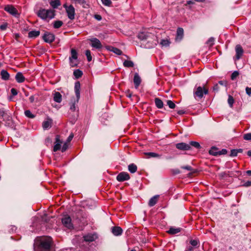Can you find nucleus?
I'll return each mask as SVG.
<instances>
[{"label":"nucleus","instance_id":"obj_39","mask_svg":"<svg viewBox=\"0 0 251 251\" xmlns=\"http://www.w3.org/2000/svg\"><path fill=\"white\" fill-rule=\"evenodd\" d=\"M25 114L27 117L29 118H33L34 117V115L32 114L31 111L29 110H25Z\"/></svg>","mask_w":251,"mask_h":251},{"label":"nucleus","instance_id":"obj_11","mask_svg":"<svg viewBox=\"0 0 251 251\" xmlns=\"http://www.w3.org/2000/svg\"><path fill=\"white\" fill-rule=\"evenodd\" d=\"M91 42V46L95 49H100L102 48V46L100 41L96 38H92L89 39Z\"/></svg>","mask_w":251,"mask_h":251},{"label":"nucleus","instance_id":"obj_38","mask_svg":"<svg viewBox=\"0 0 251 251\" xmlns=\"http://www.w3.org/2000/svg\"><path fill=\"white\" fill-rule=\"evenodd\" d=\"M102 3L106 6H111L112 1L110 0H101Z\"/></svg>","mask_w":251,"mask_h":251},{"label":"nucleus","instance_id":"obj_31","mask_svg":"<svg viewBox=\"0 0 251 251\" xmlns=\"http://www.w3.org/2000/svg\"><path fill=\"white\" fill-rule=\"evenodd\" d=\"M209 153L210 154L216 156L219 154V151H218V149L215 147H213L209 150Z\"/></svg>","mask_w":251,"mask_h":251},{"label":"nucleus","instance_id":"obj_50","mask_svg":"<svg viewBox=\"0 0 251 251\" xmlns=\"http://www.w3.org/2000/svg\"><path fill=\"white\" fill-rule=\"evenodd\" d=\"M11 93L13 96H15L18 94L17 90L15 88H12L11 89Z\"/></svg>","mask_w":251,"mask_h":251},{"label":"nucleus","instance_id":"obj_26","mask_svg":"<svg viewBox=\"0 0 251 251\" xmlns=\"http://www.w3.org/2000/svg\"><path fill=\"white\" fill-rule=\"evenodd\" d=\"M0 75L1 76V78L3 80H7L9 78V73L5 70H2L0 72Z\"/></svg>","mask_w":251,"mask_h":251},{"label":"nucleus","instance_id":"obj_49","mask_svg":"<svg viewBox=\"0 0 251 251\" xmlns=\"http://www.w3.org/2000/svg\"><path fill=\"white\" fill-rule=\"evenodd\" d=\"M246 93L249 96H251V87H247L246 88Z\"/></svg>","mask_w":251,"mask_h":251},{"label":"nucleus","instance_id":"obj_29","mask_svg":"<svg viewBox=\"0 0 251 251\" xmlns=\"http://www.w3.org/2000/svg\"><path fill=\"white\" fill-rule=\"evenodd\" d=\"M154 101L155 105L158 108H162L163 107V102L160 99L155 98Z\"/></svg>","mask_w":251,"mask_h":251},{"label":"nucleus","instance_id":"obj_36","mask_svg":"<svg viewBox=\"0 0 251 251\" xmlns=\"http://www.w3.org/2000/svg\"><path fill=\"white\" fill-rule=\"evenodd\" d=\"M199 243L198 239H191L190 241V244L193 247H196Z\"/></svg>","mask_w":251,"mask_h":251},{"label":"nucleus","instance_id":"obj_24","mask_svg":"<svg viewBox=\"0 0 251 251\" xmlns=\"http://www.w3.org/2000/svg\"><path fill=\"white\" fill-rule=\"evenodd\" d=\"M54 100L58 103H60L62 101V96L60 93L56 92L54 94L53 96Z\"/></svg>","mask_w":251,"mask_h":251},{"label":"nucleus","instance_id":"obj_37","mask_svg":"<svg viewBox=\"0 0 251 251\" xmlns=\"http://www.w3.org/2000/svg\"><path fill=\"white\" fill-rule=\"evenodd\" d=\"M170 41L168 39H162L161 40L160 44L162 46L167 47L170 45Z\"/></svg>","mask_w":251,"mask_h":251},{"label":"nucleus","instance_id":"obj_27","mask_svg":"<svg viewBox=\"0 0 251 251\" xmlns=\"http://www.w3.org/2000/svg\"><path fill=\"white\" fill-rule=\"evenodd\" d=\"M108 49L117 55H121L122 53V51L120 49L115 47L110 46L108 48Z\"/></svg>","mask_w":251,"mask_h":251},{"label":"nucleus","instance_id":"obj_19","mask_svg":"<svg viewBox=\"0 0 251 251\" xmlns=\"http://www.w3.org/2000/svg\"><path fill=\"white\" fill-rule=\"evenodd\" d=\"M112 232L115 236H119L122 234L123 229L119 226H114L112 228Z\"/></svg>","mask_w":251,"mask_h":251},{"label":"nucleus","instance_id":"obj_23","mask_svg":"<svg viewBox=\"0 0 251 251\" xmlns=\"http://www.w3.org/2000/svg\"><path fill=\"white\" fill-rule=\"evenodd\" d=\"M50 4L51 6L54 9L57 8L61 5L59 0H51L50 2Z\"/></svg>","mask_w":251,"mask_h":251},{"label":"nucleus","instance_id":"obj_13","mask_svg":"<svg viewBox=\"0 0 251 251\" xmlns=\"http://www.w3.org/2000/svg\"><path fill=\"white\" fill-rule=\"evenodd\" d=\"M176 147L177 149L182 151H188L191 149L190 145L183 142L176 144Z\"/></svg>","mask_w":251,"mask_h":251},{"label":"nucleus","instance_id":"obj_43","mask_svg":"<svg viewBox=\"0 0 251 251\" xmlns=\"http://www.w3.org/2000/svg\"><path fill=\"white\" fill-rule=\"evenodd\" d=\"M214 38L213 37L210 38L206 42V44L210 47L213 45L214 43Z\"/></svg>","mask_w":251,"mask_h":251},{"label":"nucleus","instance_id":"obj_60","mask_svg":"<svg viewBox=\"0 0 251 251\" xmlns=\"http://www.w3.org/2000/svg\"><path fill=\"white\" fill-rule=\"evenodd\" d=\"M177 113L179 115H181L184 113V111L183 110H180L177 112Z\"/></svg>","mask_w":251,"mask_h":251},{"label":"nucleus","instance_id":"obj_61","mask_svg":"<svg viewBox=\"0 0 251 251\" xmlns=\"http://www.w3.org/2000/svg\"><path fill=\"white\" fill-rule=\"evenodd\" d=\"M236 150L237 151V153H241L243 152V150L241 149H236Z\"/></svg>","mask_w":251,"mask_h":251},{"label":"nucleus","instance_id":"obj_12","mask_svg":"<svg viewBox=\"0 0 251 251\" xmlns=\"http://www.w3.org/2000/svg\"><path fill=\"white\" fill-rule=\"evenodd\" d=\"M130 176L127 173L121 172L117 176V180L119 182H122L129 179Z\"/></svg>","mask_w":251,"mask_h":251},{"label":"nucleus","instance_id":"obj_56","mask_svg":"<svg viewBox=\"0 0 251 251\" xmlns=\"http://www.w3.org/2000/svg\"><path fill=\"white\" fill-rule=\"evenodd\" d=\"M30 102L32 103L35 100V97L34 96H31L29 98Z\"/></svg>","mask_w":251,"mask_h":251},{"label":"nucleus","instance_id":"obj_17","mask_svg":"<svg viewBox=\"0 0 251 251\" xmlns=\"http://www.w3.org/2000/svg\"><path fill=\"white\" fill-rule=\"evenodd\" d=\"M97 235L96 234H88L84 236V240L86 242H92L97 238Z\"/></svg>","mask_w":251,"mask_h":251},{"label":"nucleus","instance_id":"obj_59","mask_svg":"<svg viewBox=\"0 0 251 251\" xmlns=\"http://www.w3.org/2000/svg\"><path fill=\"white\" fill-rule=\"evenodd\" d=\"M95 18L98 20V21H100L101 20V16L99 15H96L95 16Z\"/></svg>","mask_w":251,"mask_h":251},{"label":"nucleus","instance_id":"obj_15","mask_svg":"<svg viewBox=\"0 0 251 251\" xmlns=\"http://www.w3.org/2000/svg\"><path fill=\"white\" fill-rule=\"evenodd\" d=\"M52 120L48 117L45 121L43 122L42 126L44 130H46L50 128L51 126Z\"/></svg>","mask_w":251,"mask_h":251},{"label":"nucleus","instance_id":"obj_16","mask_svg":"<svg viewBox=\"0 0 251 251\" xmlns=\"http://www.w3.org/2000/svg\"><path fill=\"white\" fill-rule=\"evenodd\" d=\"M55 144L53 147V151L55 152L61 149V144L62 142L60 140V137L59 135H56L55 137Z\"/></svg>","mask_w":251,"mask_h":251},{"label":"nucleus","instance_id":"obj_8","mask_svg":"<svg viewBox=\"0 0 251 251\" xmlns=\"http://www.w3.org/2000/svg\"><path fill=\"white\" fill-rule=\"evenodd\" d=\"M64 7L66 8V11L67 13L68 18L70 20H74L75 19V10L74 6L72 5L67 6L64 5Z\"/></svg>","mask_w":251,"mask_h":251},{"label":"nucleus","instance_id":"obj_5","mask_svg":"<svg viewBox=\"0 0 251 251\" xmlns=\"http://www.w3.org/2000/svg\"><path fill=\"white\" fill-rule=\"evenodd\" d=\"M208 93V90L202 88L201 86L197 87L194 91V96L195 99L197 97L201 99L203 97V94H207Z\"/></svg>","mask_w":251,"mask_h":251},{"label":"nucleus","instance_id":"obj_54","mask_svg":"<svg viewBox=\"0 0 251 251\" xmlns=\"http://www.w3.org/2000/svg\"><path fill=\"white\" fill-rule=\"evenodd\" d=\"M181 168L188 171H191L192 170V167L190 166H182Z\"/></svg>","mask_w":251,"mask_h":251},{"label":"nucleus","instance_id":"obj_32","mask_svg":"<svg viewBox=\"0 0 251 251\" xmlns=\"http://www.w3.org/2000/svg\"><path fill=\"white\" fill-rule=\"evenodd\" d=\"M63 22L61 21H56L53 23V27L54 28H59L63 25Z\"/></svg>","mask_w":251,"mask_h":251},{"label":"nucleus","instance_id":"obj_40","mask_svg":"<svg viewBox=\"0 0 251 251\" xmlns=\"http://www.w3.org/2000/svg\"><path fill=\"white\" fill-rule=\"evenodd\" d=\"M85 55L87 56V60L89 62L91 61L92 59V57L91 55V51L90 50H86L85 51Z\"/></svg>","mask_w":251,"mask_h":251},{"label":"nucleus","instance_id":"obj_64","mask_svg":"<svg viewBox=\"0 0 251 251\" xmlns=\"http://www.w3.org/2000/svg\"><path fill=\"white\" fill-rule=\"evenodd\" d=\"M187 3L188 4H191L193 3V2L191 0H189V1H187Z\"/></svg>","mask_w":251,"mask_h":251},{"label":"nucleus","instance_id":"obj_21","mask_svg":"<svg viewBox=\"0 0 251 251\" xmlns=\"http://www.w3.org/2000/svg\"><path fill=\"white\" fill-rule=\"evenodd\" d=\"M183 36V29L182 28L178 27L176 31V39L180 41Z\"/></svg>","mask_w":251,"mask_h":251},{"label":"nucleus","instance_id":"obj_55","mask_svg":"<svg viewBox=\"0 0 251 251\" xmlns=\"http://www.w3.org/2000/svg\"><path fill=\"white\" fill-rule=\"evenodd\" d=\"M73 137H74L73 134H70L67 138V142L68 143L70 142L73 138Z\"/></svg>","mask_w":251,"mask_h":251},{"label":"nucleus","instance_id":"obj_62","mask_svg":"<svg viewBox=\"0 0 251 251\" xmlns=\"http://www.w3.org/2000/svg\"><path fill=\"white\" fill-rule=\"evenodd\" d=\"M246 174L250 176H251V170H248L246 172Z\"/></svg>","mask_w":251,"mask_h":251},{"label":"nucleus","instance_id":"obj_47","mask_svg":"<svg viewBox=\"0 0 251 251\" xmlns=\"http://www.w3.org/2000/svg\"><path fill=\"white\" fill-rule=\"evenodd\" d=\"M237 154H238V153H237V151L236 150V149H233V150H231L230 154V155L231 156H233V157L236 156L237 155Z\"/></svg>","mask_w":251,"mask_h":251},{"label":"nucleus","instance_id":"obj_10","mask_svg":"<svg viewBox=\"0 0 251 251\" xmlns=\"http://www.w3.org/2000/svg\"><path fill=\"white\" fill-rule=\"evenodd\" d=\"M43 40L46 43H51L55 39L54 35L50 32H45L43 36Z\"/></svg>","mask_w":251,"mask_h":251},{"label":"nucleus","instance_id":"obj_57","mask_svg":"<svg viewBox=\"0 0 251 251\" xmlns=\"http://www.w3.org/2000/svg\"><path fill=\"white\" fill-rule=\"evenodd\" d=\"M219 90V86L217 84H215L213 87V90L215 91H218Z\"/></svg>","mask_w":251,"mask_h":251},{"label":"nucleus","instance_id":"obj_2","mask_svg":"<svg viewBox=\"0 0 251 251\" xmlns=\"http://www.w3.org/2000/svg\"><path fill=\"white\" fill-rule=\"evenodd\" d=\"M52 240L50 237H44L35 240L34 251H53L52 249Z\"/></svg>","mask_w":251,"mask_h":251},{"label":"nucleus","instance_id":"obj_1","mask_svg":"<svg viewBox=\"0 0 251 251\" xmlns=\"http://www.w3.org/2000/svg\"><path fill=\"white\" fill-rule=\"evenodd\" d=\"M138 38L142 41L141 46L150 49L157 44L156 37L151 33L148 31H142L139 33Z\"/></svg>","mask_w":251,"mask_h":251},{"label":"nucleus","instance_id":"obj_63","mask_svg":"<svg viewBox=\"0 0 251 251\" xmlns=\"http://www.w3.org/2000/svg\"><path fill=\"white\" fill-rule=\"evenodd\" d=\"M247 155L251 157V150L250 151H249L248 152H247Z\"/></svg>","mask_w":251,"mask_h":251},{"label":"nucleus","instance_id":"obj_41","mask_svg":"<svg viewBox=\"0 0 251 251\" xmlns=\"http://www.w3.org/2000/svg\"><path fill=\"white\" fill-rule=\"evenodd\" d=\"M167 103L168 105L169 106V107L170 108L174 109L175 108L176 104L174 103V102L173 101H172L171 100H167Z\"/></svg>","mask_w":251,"mask_h":251},{"label":"nucleus","instance_id":"obj_3","mask_svg":"<svg viewBox=\"0 0 251 251\" xmlns=\"http://www.w3.org/2000/svg\"><path fill=\"white\" fill-rule=\"evenodd\" d=\"M55 11L53 9H40L36 13L41 19L49 21L54 18Z\"/></svg>","mask_w":251,"mask_h":251},{"label":"nucleus","instance_id":"obj_35","mask_svg":"<svg viewBox=\"0 0 251 251\" xmlns=\"http://www.w3.org/2000/svg\"><path fill=\"white\" fill-rule=\"evenodd\" d=\"M82 74V71L79 70H76L74 72V75L77 78L81 77Z\"/></svg>","mask_w":251,"mask_h":251},{"label":"nucleus","instance_id":"obj_52","mask_svg":"<svg viewBox=\"0 0 251 251\" xmlns=\"http://www.w3.org/2000/svg\"><path fill=\"white\" fill-rule=\"evenodd\" d=\"M243 186L245 187H249L251 186V181H247L244 182Z\"/></svg>","mask_w":251,"mask_h":251},{"label":"nucleus","instance_id":"obj_7","mask_svg":"<svg viewBox=\"0 0 251 251\" xmlns=\"http://www.w3.org/2000/svg\"><path fill=\"white\" fill-rule=\"evenodd\" d=\"M62 224L68 229H72L73 228L72 219L68 215H65L62 218Z\"/></svg>","mask_w":251,"mask_h":251},{"label":"nucleus","instance_id":"obj_6","mask_svg":"<svg viewBox=\"0 0 251 251\" xmlns=\"http://www.w3.org/2000/svg\"><path fill=\"white\" fill-rule=\"evenodd\" d=\"M4 10L14 16L15 17H19L20 14L16 8H15L12 5H6L5 6Z\"/></svg>","mask_w":251,"mask_h":251},{"label":"nucleus","instance_id":"obj_9","mask_svg":"<svg viewBox=\"0 0 251 251\" xmlns=\"http://www.w3.org/2000/svg\"><path fill=\"white\" fill-rule=\"evenodd\" d=\"M77 59V53L74 49L71 50V56L69 58L70 63L71 66L74 67L76 65V63L74 62L73 60H76Z\"/></svg>","mask_w":251,"mask_h":251},{"label":"nucleus","instance_id":"obj_22","mask_svg":"<svg viewBox=\"0 0 251 251\" xmlns=\"http://www.w3.org/2000/svg\"><path fill=\"white\" fill-rule=\"evenodd\" d=\"M15 79L18 83H22L25 81V77L22 73L18 72L16 75Z\"/></svg>","mask_w":251,"mask_h":251},{"label":"nucleus","instance_id":"obj_48","mask_svg":"<svg viewBox=\"0 0 251 251\" xmlns=\"http://www.w3.org/2000/svg\"><path fill=\"white\" fill-rule=\"evenodd\" d=\"M68 145L67 143L66 142L63 144V145L61 148L62 152H64L65 151H66V150L68 149Z\"/></svg>","mask_w":251,"mask_h":251},{"label":"nucleus","instance_id":"obj_45","mask_svg":"<svg viewBox=\"0 0 251 251\" xmlns=\"http://www.w3.org/2000/svg\"><path fill=\"white\" fill-rule=\"evenodd\" d=\"M244 139L248 141H251V133H248L244 135Z\"/></svg>","mask_w":251,"mask_h":251},{"label":"nucleus","instance_id":"obj_51","mask_svg":"<svg viewBox=\"0 0 251 251\" xmlns=\"http://www.w3.org/2000/svg\"><path fill=\"white\" fill-rule=\"evenodd\" d=\"M7 27V24L4 23L0 26V28L2 30H5Z\"/></svg>","mask_w":251,"mask_h":251},{"label":"nucleus","instance_id":"obj_18","mask_svg":"<svg viewBox=\"0 0 251 251\" xmlns=\"http://www.w3.org/2000/svg\"><path fill=\"white\" fill-rule=\"evenodd\" d=\"M141 82V79L137 73L134 74L133 82L136 89H137Z\"/></svg>","mask_w":251,"mask_h":251},{"label":"nucleus","instance_id":"obj_34","mask_svg":"<svg viewBox=\"0 0 251 251\" xmlns=\"http://www.w3.org/2000/svg\"><path fill=\"white\" fill-rule=\"evenodd\" d=\"M189 145H190V146H192L195 147L196 149H200L201 148V146L199 143L196 141H191Z\"/></svg>","mask_w":251,"mask_h":251},{"label":"nucleus","instance_id":"obj_53","mask_svg":"<svg viewBox=\"0 0 251 251\" xmlns=\"http://www.w3.org/2000/svg\"><path fill=\"white\" fill-rule=\"evenodd\" d=\"M227 153L226 149H222L221 151H219V155L226 154Z\"/></svg>","mask_w":251,"mask_h":251},{"label":"nucleus","instance_id":"obj_28","mask_svg":"<svg viewBox=\"0 0 251 251\" xmlns=\"http://www.w3.org/2000/svg\"><path fill=\"white\" fill-rule=\"evenodd\" d=\"M40 35V31L38 30H32L28 32L29 38H36Z\"/></svg>","mask_w":251,"mask_h":251},{"label":"nucleus","instance_id":"obj_44","mask_svg":"<svg viewBox=\"0 0 251 251\" xmlns=\"http://www.w3.org/2000/svg\"><path fill=\"white\" fill-rule=\"evenodd\" d=\"M147 154L149 155L150 157H160V155H159V154H157L156 153H155V152H150L147 153Z\"/></svg>","mask_w":251,"mask_h":251},{"label":"nucleus","instance_id":"obj_20","mask_svg":"<svg viewBox=\"0 0 251 251\" xmlns=\"http://www.w3.org/2000/svg\"><path fill=\"white\" fill-rule=\"evenodd\" d=\"M159 195H155L150 199L148 204L150 207L154 206L157 202Z\"/></svg>","mask_w":251,"mask_h":251},{"label":"nucleus","instance_id":"obj_4","mask_svg":"<svg viewBox=\"0 0 251 251\" xmlns=\"http://www.w3.org/2000/svg\"><path fill=\"white\" fill-rule=\"evenodd\" d=\"M80 83L79 81H77L75 84V92L76 96V100L72 101L70 104V109L72 111H75L77 109L75 104L78 102L80 98Z\"/></svg>","mask_w":251,"mask_h":251},{"label":"nucleus","instance_id":"obj_33","mask_svg":"<svg viewBox=\"0 0 251 251\" xmlns=\"http://www.w3.org/2000/svg\"><path fill=\"white\" fill-rule=\"evenodd\" d=\"M123 64L126 67H132L134 66L133 62L130 60H125Z\"/></svg>","mask_w":251,"mask_h":251},{"label":"nucleus","instance_id":"obj_30","mask_svg":"<svg viewBox=\"0 0 251 251\" xmlns=\"http://www.w3.org/2000/svg\"><path fill=\"white\" fill-rule=\"evenodd\" d=\"M128 169L131 173H134L137 171V167L134 164H130L128 166Z\"/></svg>","mask_w":251,"mask_h":251},{"label":"nucleus","instance_id":"obj_42","mask_svg":"<svg viewBox=\"0 0 251 251\" xmlns=\"http://www.w3.org/2000/svg\"><path fill=\"white\" fill-rule=\"evenodd\" d=\"M234 100L232 97L229 96L228 98V103L230 107H232L234 103Z\"/></svg>","mask_w":251,"mask_h":251},{"label":"nucleus","instance_id":"obj_25","mask_svg":"<svg viewBox=\"0 0 251 251\" xmlns=\"http://www.w3.org/2000/svg\"><path fill=\"white\" fill-rule=\"evenodd\" d=\"M181 231L180 228H176L174 227H171L170 228L169 230L168 231V233L170 234H176Z\"/></svg>","mask_w":251,"mask_h":251},{"label":"nucleus","instance_id":"obj_46","mask_svg":"<svg viewBox=\"0 0 251 251\" xmlns=\"http://www.w3.org/2000/svg\"><path fill=\"white\" fill-rule=\"evenodd\" d=\"M239 73L238 71L233 72L231 75V79L232 80H234L239 75Z\"/></svg>","mask_w":251,"mask_h":251},{"label":"nucleus","instance_id":"obj_14","mask_svg":"<svg viewBox=\"0 0 251 251\" xmlns=\"http://www.w3.org/2000/svg\"><path fill=\"white\" fill-rule=\"evenodd\" d=\"M235 51H236V59L238 60L241 58V57L242 56V55L243 53V50L240 45H238L236 46Z\"/></svg>","mask_w":251,"mask_h":251},{"label":"nucleus","instance_id":"obj_58","mask_svg":"<svg viewBox=\"0 0 251 251\" xmlns=\"http://www.w3.org/2000/svg\"><path fill=\"white\" fill-rule=\"evenodd\" d=\"M185 251H193V247L189 246L187 248V249Z\"/></svg>","mask_w":251,"mask_h":251}]
</instances>
